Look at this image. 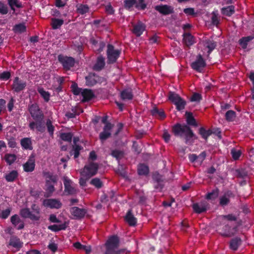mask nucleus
Wrapping results in <instances>:
<instances>
[{"label":"nucleus","mask_w":254,"mask_h":254,"mask_svg":"<svg viewBox=\"0 0 254 254\" xmlns=\"http://www.w3.org/2000/svg\"><path fill=\"white\" fill-rule=\"evenodd\" d=\"M43 205L51 209H59L62 207V203L58 199L50 198L45 199L43 201Z\"/></svg>","instance_id":"ddd939ff"},{"label":"nucleus","mask_w":254,"mask_h":254,"mask_svg":"<svg viewBox=\"0 0 254 254\" xmlns=\"http://www.w3.org/2000/svg\"><path fill=\"white\" fill-rule=\"evenodd\" d=\"M20 144L23 149L31 150L33 149L32 142L31 138L24 137L21 139Z\"/></svg>","instance_id":"cd10ccee"},{"label":"nucleus","mask_w":254,"mask_h":254,"mask_svg":"<svg viewBox=\"0 0 254 254\" xmlns=\"http://www.w3.org/2000/svg\"><path fill=\"white\" fill-rule=\"evenodd\" d=\"M90 184L98 189H101L103 186V183L98 178L92 179L90 181Z\"/></svg>","instance_id":"de8ad7c7"},{"label":"nucleus","mask_w":254,"mask_h":254,"mask_svg":"<svg viewBox=\"0 0 254 254\" xmlns=\"http://www.w3.org/2000/svg\"><path fill=\"white\" fill-rule=\"evenodd\" d=\"M86 85L92 87L98 83H102L104 81V78L99 76L95 73H89L85 77Z\"/></svg>","instance_id":"9b49d317"},{"label":"nucleus","mask_w":254,"mask_h":254,"mask_svg":"<svg viewBox=\"0 0 254 254\" xmlns=\"http://www.w3.org/2000/svg\"><path fill=\"white\" fill-rule=\"evenodd\" d=\"M43 176L46 179V184L53 183L56 184L58 181V176L56 175H54L52 173L50 172H43Z\"/></svg>","instance_id":"b1692460"},{"label":"nucleus","mask_w":254,"mask_h":254,"mask_svg":"<svg viewBox=\"0 0 254 254\" xmlns=\"http://www.w3.org/2000/svg\"><path fill=\"white\" fill-rule=\"evenodd\" d=\"M202 100V96L198 93H194L190 98L191 102H199Z\"/></svg>","instance_id":"680f3d73"},{"label":"nucleus","mask_w":254,"mask_h":254,"mask_svg":"<svg viewBox=\"0 0 254 254\" xmlns=\"http://www.w3.org/2000/svg\"><path fill=\"white\" fill-rule=\"evenodd\" d=\"M105 65V58L100 55L97 57L96 62L93 66V69L96 71H100L104 67Z\"/></svg>","instance_id":"a878e982"},{"label":"nucleus","mask_w":254,"mask_h":254,"mask_svg":"<svg viewBox=\"0 0 254 254\" xmlns=\"http://www.w3.org/2000/svg\"><path fill=\"white\" fill-rule=\"evenodd\" d=\"M11 211V209L10 208L1 211L0 212V218L3 219H6L9 216Z\"/></svg>","instance_id":"052dcab7"},{"label":"nucleus","mask_w":254,"mask_h":254,"mask_svg":"<svg viewBox=\"0 0 254 254\" xmlns=\"http://www.w3.org/2000/svg\"><path fill=\"white\" fill-rule=\"evenodd\" d=\"M105 254H120V252L117 250L118 248L106 247Z\"/></svg>","instance_id":"69168bd1"},{"label":"nucleus","mask_w":254,"mask_h":254,"mask_svg":"<svg viewBox=\"0 0 254 254\" xmlns=\"http://www.w3.org/2000/svg\"><path fill=\"white\" fill-rule=\"evenodd\" d=\"M73 134L71 132H63L60 134V138L64 141L71 142Z\"/></svg>","instance_id":"8fccbe9b"},{"label":"nucleus","mask_w":254,"mask_h":254,"mask_svg":"<svg viewBox=\"0 0 254 254\" xmlns=\"http://www.w3.org/2000/svg\"><path fill=\"white\" fill-rule=\"evenodd\" d=\"M29 128L31 131L43 133L46 130L44 119H34L29 122Z\"/></svg>","instance_id":"20e7f679"},{"label":"nucleus","mask_w":254,"mask_h":254,"mask_svg":"<svg viewBox=\"0 0 254 254\" xmlns=\"http://www.w3.org/2000/svg\"><path fill=\"white\" fill-rule=\"evenodd\" d=\"M46 125L50 135L53 136L55 130V127L53 125L52 121L50 119H48L46 121Z\"/></svg>","instance_id":"864d4df0"},{"label":"nucleus","mask_w":254,"mask_h":254,"mask_svg":"<svg viewBox=\"0 0 254 254\" xmlns=\"http://www.w3.org/2000/svg\"><path fill=\"white\" fill-rule=\"evenodd\" d=\"M217 44L216 42L212 40H208L206 41V47L208 49V54L215 49Z\"/></svg>","instance_id":"3c124183"},{"label":"nucleus","mask_w":254,"mask_h":254,"mask_svg":"<svg viewBox=\"0 0 254 254\" xmlns=\"http://www.w3.org/2000/svg\"><path fill=\"white\" fill-rule=\"evenodd\" d=\"M214 133L211 129L206 130L204 127H200L198 130V133L206 141H207L209 136Z\"/></svg>","instance_id":"2f4dec72"},{"label":"nucleus","mask_w":254,"mask_h":254,"mask_svg":"<svg viewBox=\"0 0 254 254\" xmlns=\"http://www.w3.org/2000/svg\"><path fill=\"white\" fill-rule=\"evenodd\" d=\"M73 94L75 95H78L81 94L83 89L81 88L78 87L77 84L75 83H73L70 87Z\"/></svg>","instance_id":"5fc2aeb1"},{"label":"nucleus","mask_w":254,"mask_h":254,"mask_svg":"<svg viewBox=\"0 0 254 254\" xmlns=\"http://www.w3.org/2000/svg\"><path fill=\"white\" fill-rule=\"evenodd\" d=\"M186 122H187L188 126V125L192 126L194 127H196L197 126V123L195 121V119L193 117L192 113L186 112Z\"/></svg>","instance_id":"c9c22d12"},{"label":"nucleus","mask_w":254,"mask_h":254,"mask_svg":"<svg viewBox=\"0 0 254 254\" xmlns=\"http://www.w3.org/2000/svg\"><path fill=\"white\" fill-rule=\"evenodd\" d=\"M113 127V125L108 123L103 127V131L99 134V139L102 143L111 136V130Z\"/></svg>","instance_id":"f8f14e48"},{"label":"nucleus","mask_w":254,"mask_h":254,"mask_svg":"<svg viewBox=\"0 0 254 254\" xmlns=\"http://www.w3.org/2000/svg\"><path fill=\"white\" fill-rule=\"evenodd\" d=\"M233 194V193L231 191H228L227 193L221 196L219 198V204L221 206H225L227 205L230 202V199L226 196V195L228 196H230Z\"/></svg>","instance_id":"72a5a7b5"},{"label":"nucleus","mask_w":254,"mask_h":254,"mask_svg":"<svg viewBox=\"0 0 254 254\" xmlns=\"http://www.w3.org/2000/svg\"><path fill=\"white\" fill-rule=\"evenodd\" d=\"M58 59L59 62L65 70H69L74 65L75 60L72 57L60 55L58 56Z\"/></svg>","instance_id":"1a4fd4ad"},{"label":"nucleus","mask_w":254,"mask_h":254,"mask_svg":"<svg viewBox=\"0 0 254 254\" xmlns=\"http://www.w3.org/2000/svg\"><path fill=\"white\" fill-rule=\"evenodd\" d=\"M136 4V0H124V8L129 11L132 10L133 6L135 7Z\"/></svg>","instance_id":"79ce46f5"},{"label":"nucleus","mask_w":254,"mask_h":254,"mask_svg":"<svg viewBox=\"0 0 254 254\" xmlns=\"http://www.w3.org/2000/svg\"><path fill=\"white\" fill-rule=\"evenodd\" d=\"M172 131L175 136L181 138L184 137L186 144H188L190 139L192 137L197 139L190 127L185 124H176L172 126Z\"/></svg>","instance_id":"f257e3e1"},{"label":"nucleus","mask_w":254,"mask_h":254,"mask_svg":"<svg viewBox=\"0 0 254 254\" xmlns=\"http://www.w3.org/2000/svg\"><path fill=\"white\" fill-rule=\"evenodd\" d=\"M221 12L225 15L231 16L235 13V6L234 5H230L223 7L221 9Z\"/></svg>","instance_id":"ea45409f"},{"label":"nucleus","mask_w":254,"mask_h":254,"mask_svg":"<svg viewBox=\"0 0 254 254\" xmlns=\"http://www.w3.org/2000/svg\"><path fill=\"white\" fill-rule=\"evenodd\" d=\"M168 100L176 106L177 111L184 110L187 105L186 101L178 94L173 91H169L168 95Z\"/></svg>","instance_id":"f03ea898"},{"label":"nucleus","mask_w":254,"mask_h":254,"mask_svg":"<svg viewBox=\"0 0 254 254\" xmlns=\"http://www.w3.org/2000/svg\"><path fill=\"white\" fill-rule=\"evenodd\" d=\"M208 205L207 202H202L200 203H195L192 205V208L195 213L200 214L207 210Z\"/></svg>","instance_id":"dca6fc26"},{"label":"nucleus","mask_w":254,"mask_h":254,"mask_svg":"<svg viewBox=\"0 0 254 254\" xmlns=\"http://www.w3.org/2000/svg\"><path fill=\"white\" fill-rule=\"evenodd\" d=\"M145 29V25L141 22H138L133 26L132 32L136 36H140Z\"/></svg>","instance_id":"393cba45"},{"label":"nucleus","mask_w":254,"mask_h":254,"mask_svg":"<svg viewBox=\"0 0 254 254\" xmlns=\"http://www.w3.org/2000/svg\"><path fill=\"white\" fill-rule=\"evenodd\" d=\"M111 155L117 160H119L124 157V152L123 151L115 149L112 151Z\"/></svg>","instance_id":"603ef678"},{"label":"nucleus","mask_w":254,"mask_h":254,"mask_svg":"<svg viewBox=\"0 0 254 254\" xmlns=\"http://www.w3.org/2000/svg\"><path fill=\"white\" fill-rule=\"evenodd\" d=\"M26 85V81L21 80L18 76H16L13 80L11 87L14 92L19 93L25 89Z\"/></svg>","instance_id":"9d476101"},{"label":"nucleus","mask_w":254,"mask_h":254,"mask_svg":"<svg viewBox=\"0 0 254 254\" xmlns=\"http://www.w3.org/2000/svg\"><path fill=\"white\" fill-rule=\"evenodd\" d=\"M121 53V51L115 49V47L111 44L107 45V56L108 64H113L116 62Z\"/></svg>","instance_id":"7ed1b4c3"},{"label":"nucleus","mask_w":254,"mask_h":254,"mask_svg":"<svg viewBox=\"0 0 254 254\" xmlns=\"http://www.w3.org/2000/svg\"><path fill=\"white\" fill-rule=\"evenodd\" d=\"M206 66V62L201 54H198L195 60L190 64L191 68L198 72H201Z\"/></svg>","instance_id":"6e6552de"},{"label":"nucleus","mask_w":254,"mask_h":254,"mask_svg":"<svg viewBox=\"0 0 254 254\" xmlns=\"http://www.w3.org/2000/svg\"><path fill=\"white\" fill-rule=\"evenodd\" d=\"M83 149V147L79 145L74 144L72 146V149L70 152V155H74V158H77L78 157L80 151Z\"/></svg>","instance_id":"37998d69"},{"label":"nucleus","mask_w":254,"mask_h":254,"mask_svg":"<svg viewBox=\"0 0 254 254\" xmlns=\"http://www.w3.org/2000/svg\"><path fill=\"white\" fill-rule=\"evenodd\" d=\"M64 21L62 19L52 18L51 19V26L54 30L60 28L64 24Z\"/></svg>","instance_id":"4c0bfd02"},{"label":"nucleus","mask_w":254,"mask_h":254,"mask_svg":"<svg viewBox=\"0 0 254 254\" xmlns=\"http://www.w3.org/2000/svg\"><path fill=\"white\" fill-rule=\"evenodd\" d=\"M89 8L86 4H80L77 8V11L81 14H84L89 11Z\"/></svg>","instance_id":"4d7b16f0"},{"label":"nucleus","mask_w":254,"mask_h":254,"mask_svg":"<svg viewBox=\"0 0 254 254\" xmlns=\"http://www.w3.org/2000/svg\"><path fill=\"white\" fill-rule=\"evenodd\" d=\"M125 220L129 225L131 226H135L137 222L136 219L132 214L131 210H129L127 211L125 217Z\"/></svg>","instance_id":"473e14b6"},{"label":"nucleus","mask_w":254,"mask_h":254,"mask_svg":"<svg viewBox=\"0 0 254 254\" xmlns=\"http://www.w3.org/2000/svg\"><path fill=\"white\" fill-rule=\"evenodd\" d=\"M155 9L159 13L164 15L172 14L174 12L173 8L171 6L166 4L156 5L155 7Z\"/></svg>","instance_id":"2eb2a0df"},{"label":"nucleus","mask_w":254,"mask_h":254,"mask_svg":"<svg viewBox=\"0 0 254 254\" xmlns=\"http://www.w3.org/2000/svg\"><path fill=\"white\" fill-rule=\"evenodd\" d=\"M231 154L233 158L235 160H237L240 158L241 155V151L240 150H236L234 148H233L231 151Z\"/></svg>","instance_id":"338daca9"},{"label":"nucleus","mask_w":254,"mask_h":254,"mask_svg":"<svg viewBox=\"0 0 254 254\" xmlns=\"http://www.w3.org/2000/svg\"><path fill=\"white\" fill-rule=\"evenodd\" d=\"M10 221L12 225L16 227L22 220L20 219L18 215L15 214L10 218Z\"/></svg>","instance_id":"bf43d9fd"},{"label":"nucleus","mask_w":254,"mask_h":254,"mask_svg":"<svg viewBox=\"0 0 254 254\" xmlns=\"http://www.w3.org/2000/svg\"><path fill=\"white\" fill-rule=\"evenodd\" d=\"M35 167V159L34 158H30L23 165V169L26 172H31L34 170Z\"/></svg>","instance_id":"c85d7f7f"},{"label":"nucleus","mask_w":254,"mask_h":254,"mask_svg":"<svg viewBox=\"0 0 254 254\" xmlns=\"http://www.w3.org/2000/svg\"><path fill=\"white\" fill-rule=\"evenodd\" d=\"M21 216L24 218H29L32 220L38 221L40 219V216L32 214L28 208L21 209L20 211Z\"/></svg>","instance_id":"4468645a"},{"label":"nucleus","mask_w":254,"mask_h":254,"mask_svg":"<svg viewBox=\"0 0 254 254\" xmlns=\"http://www.w3.org/2000/svg\"><path fill=\"white\" fill-rule=\"evenodd\" d=\"M81 95L83 97L82 101L86 102L91 100L95 97V94L91 89H84L81 92Z\"/></svg>","instance_id":"aec40b11"},{"label":"nucleus","mask_w":254,"mask_h":254,"mask_svg":"<svg viewBox=\"0 0 254 254\" xmlns=\"http://www.w3.org/2000/svg\"><path fill=\"white\" fill-rule=\"evenodd\" d=\"M147 7V3L145 2V0H136V4L135 8L138 10H144Z\"/></svg>","instance_id":"6e6d98bb"},{"label":"nucleus","mask_w":254,"mask_h":254,"mask_svg":"<svg viewBox=\"0 0 254 254\" xmlns=\"http://www.w3.org/2000/svg\"><path fill=\"white\" fill-rule=\"evenodd\" d=\"M66 228L67 225L66 222L60 225L54 224L52 225H50L48 227V229L53 232H58L61 230H64L66 229Z\"/></svg>","instance_id":"f704fd0d"},{"label":"nucleus","mask_w":254,"mask_h":254,"mask_svg":"<svg viewBox=\"0 0 254 254\" xmlns=\"http://www.w3.org/2000/svg\"><path fill=\"white\" fill-rule=\"evenodd\" d=\"M8 245L18 251L22 247L23 242L17 236H12L10 238Z\"/></svg>","instance_id":"6ab92c4d"},{"label":"nucleus","mask_w":254,"mask_h":254,"mask_svg":"<svg viewBox=\"0 0 254 254\" xmlns=\"http://www.w3.org/2000/svg\"><path fill=\"white\" fill-rule=\"evenodd\" d=\"M64 192L66 194H74L76 193V190L71 186L72 182L70 180L64 178Z\"/></svg>","instance_id":"f3484780"},{"label":"nucleus","mask_w":254,"mask_h":254,"mask_svg":"<svg viewBox=\"0 0 254 254\" xmlns=\"http://www.w3.org/2000/svg\"><path fill=\"white\" fill-rule=\"evenodd\" d=\"M8 12V8L6 4L1 1H0V14L2 15L6 14Z\"/></svg>","instance_id":"13d9d810"},{"label":"nucleus","mask_w":254,"mask_h":254,"mask_svg":"<svg viewBox=\"0 0 254 254\" xmlns=\"http://www.w3.org/2000/svg\"><path fill=\"white\" fill-rule=\"evenodd\" d=\"M8 4L11 10L15 11V7L17 8H22L23 7L22 2L19 0H8Z\"/></svg>","instance_id":"e433bc0d"},{"label":"nucleus","mask_w":254,"mask_h":254,"mask_svg":"<svg viewBox=\"0 0 254 254\" xmlns=\"http://www.w3.org/2000/svg\"><path fill=\"white\" fill-rule=\"evenodd\" d=\"M37 90L41 97L44 99L45 102H48L50 98V93L45 91L43 88H39Z\"/></svg>","instance_id":"a18cd8bd"},{"label":"nucleus","mask_w":254,"mask_h":254,"mask_svg":"<svg viewBox=\"0 0 254 254\" xmlns=\"http://www.w3.org/2000/svg\"><path fill=\"white\" fill-rule=\"evenodd\" d=\"M70 213L76 218L80 219L84 217L86 213V210L85 209L74 206L71 208Z\"/></svg>","instance_id":"a211bd4d"},{"label":"nucleus","mask_w":254,"mask_h":254,"mask_svg":"<svg viewBox=\"0 0 254 254\" xmlns=\"http://www.w3.org/2000/svg\"><path fill=\"white\" fill-rule=\"evenodd\" d=\"M98 165L96 163L90 162L84 166L83 170L81 172L83 176L87 177L88 178L95 175L98 170Z\"/></svg>","instance_id":"0eeeda50"},{"label":"nucleus","mask_w":254,"mask_h":254,"mask_svg":"<svg viewBox=\"0 0 254 254\" xmlns=\"http://www.w3.org/2000/svg\"><path fill=\"white\" fill-rule=\"evenodd\" d=\"M14 30L16 32L23 33L26 31V27L24 24L20 23L15 25Z\"/></svg>","instance_id":"e2e57ef3"},{"label":"nucleus","mask_w":254,"mask_h":254,"mask_svg":"<svg viewBox=\"0 0 254 254\" xmlns=\"http://www.w3.org/2000/svg\"><path fill=\"white\" fill-rule=\"evenodd\" d=\"M219 194V190L216 188L211 192H208L205 196L206 199L208 200H215L217 198Z\"/></svg>","instance_id":"58836bf2"},{"label":"nucleus","mask_w":254,"mask_h":254,"mask_svg":"<svg viewBox=\"0 0 254 254\" xmlns=\"http://www.w3.org/2000/svg\"><path fill=\"white\" fill-rule=\"evenodd\" d=\"M236 117V113L233 110H228L225 115L226 120L229 122H233Z\"/></svg>","instance_id":"c03bdc74"},{"label":"nucleus","mask_w":254,"mask_h":254,"mask_svg":"<svg viewBox=\"0 0 254 254\" xmlns=\"http://www.w3.org/2000/svg\"><path fill=\"white\" fill-rule=\"evenodd\" d=\"M237 176L238 178H244L248 176V173L245 169L236 170Z\"/></svg>","instance_id":"774afa93"},{"label":"nucleus","mask_w":254,"mask_h":254,"mask_svg":"<svg viewBox=\"0 0 254 254\" xmlns=\"http://www.w3.org/2000/svg\"><path fill=\"white\" fill-rule=\"evenodd\" d=\"M18 176V173L15 170L11 171L5 176V180L8 182H13Z\"/></svg>","instance_id":"49530a36"},{"label":"nucleus","mask_w":254,"mask_h":254,"mask_svg":"<svg viewBox=\"0 0 254 254\" xmlns=\"http://www.w3.org/2000/svg\"><path fill=\"white\" fill-rule=\"evenodd\" d=\"M119 239L117 236H112L107 241L105 244L106 247L118 248Z\"/></svg>","instance_id":"c756f323"},{"label":"nucleus","mask_w":254,"mask_h":254,"mask_svg":"<svg viewBox=\"0 0 254 254\" xmlns=\"http://www.w3.org/2000/svg\"><path fill=\"white\" fill-rule=\"evenodd\" d=\"M4 159L6 163L10 165L16 160V156L13 154H6Z\"/></svg>","instance_id":"09e8293b"},{"label":"nucleus","mask_w":254,"mask_h":254,"mask_svg":"<svg viewBox=\"0 0 254 254\" xmlns=\"http://www.w3.org/2000/svg\"><path fill=\"white\" fill-rule=\"evenodd\" d=\"M242 240L238 237L232 239L230 241L229 248L231 250L236 251L242 245Z\"/></svg>","instance_id":"5701e85b"},{"label":"nucleus","mask_w":254,"mask_h":254,"mask_svg":"<svg viewBox=\"0 0 254 254\" xmlns=\"http://www.w3.org/2000/svg\"><path fill=\"white\" fill-rule=\"evenodd\" d=\"M151 115L159 119H164L166 117V114L162 109H159L157 107L154 106L150 110Z\"/></svg>","instance_id":"4be33fe9"},{"label":"nucleus","mask_w":254,"mask_h":254,"mask_svg":"<svg viewBox=\"0 0 254 254\" xmlns=\"http://www.w3.org/2000/svg\"><path fill=\"white\" fill-rule=\"evenodd\" d=\"M138 173L139 175H147L149 173V167L144 164H140L138 166Z\"/></svg>","instance_id":"a19ab883"},{"label":"nucleus","mask_w":254,"mask_h":254,"mask_svg":"<svg viewBox=\"0 0 254 254\" xmlns=\"http://www.w3.org/2000/svg\"><path fill=\"white\" fill-rule=\"evenodd\" d=\"M254 39V34L247 36L243 37L239 40V44L243 49L247 48L248 43Z\"/></svg>","instance_id":"7c9ffc66"},{"label":"nucleus","mask_w":254,"mask_h":254,"mask_svg":"<svg viewBox=\"0 0 254 254\" xmlns=\"http://www.w3.org/2000/svg\"><path fill=\"white\" fill-rule=\"evenodd\" d=\"M11 77V72L8 71H4L0 73V79L6 81Z\"/></svg>","instance_id":"0e129e2a"},{"label":"nucleus","mask_w":254,"mask_h":254,"mask_svg":"<svg viewBox=\"0 0 254 254\" xmlns=\"http://www.w3.org/2000/svg\"><path fill=\"white\" fill-rule=\"evenodd\" d=\"M28 110L32 119H44V115L38 104L34 103L28 105Z\"/></svg>","instance_id":"39448f33"},{"label":"nucleus","mask_w":254,"mask_h":254,"mask_svg":"<svg viewBox=\"0 0 254 254\" xmlns=\"http://www.w3.org/2000/svg\"><path fill=\"white\" fill-rule=\"evenodd\" d=\"M238 230V226L232 227L229 224H226L218 229V233L224 237L230 238L235 235Z\"/></svg>","instance_id":"423d86ee"},{"label":"nucleus","mask_w":254,"mask_h":254,"mask_svg":"<svg viewBox=\"0 0 254 254\" xmlns=\"http://www.w3.org/2000/svg\"><path fill=\"white\" fill-rule=\"evenodd\" d=\"M183 43L188 47L192 45L194 43V37L190 33L183 34Z\"/></svg>","instance_id":"bb28decb"},{"label":"nucleus","mask_w":254,"mask_h":254,"mask_svg":"<svg viewBox=\"0 0 254 254\" xmlns=\"http://www.w3.org/2000/svg\"><path fill=\"white\" fill-rule=\"evenodd\" d=\"M133 94L131 88L123 90L120 93V98L122 100H131L133 99Z\"/></svg>","instance_id":"412c9836"}]
</instances>
